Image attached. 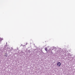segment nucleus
I'll return each mask as SVG.
<instances>
[{
  "label": "nucleus",
  "mask_w": 75,
  "mask_h": 75,
  "mask_svg": "<svg viewBox=\"0 0 75 75\" xmlns=\"http://www.w3.org/2000/svg\"><path fill=\"white\" fill-rule=\"evenodd\" d=\"M45 50L46 51H47V50H48V49H47V48L46 47L45 48Z\"/></svg>",
  "instance_id": "obj_3"
},
{
  "label": "nucleus",
  "mask_w": 75,
  "mask_h": 75,
  "mask_svg": "<svg viewBox=\"0 0 75 75\" xmlns=\"http://www.w3.org/2000/svg\"><path fill=\"white\" fill-rule=\"evenodd\" d=\"M3 40V38H1L0 37V42H1V41H2V40Z\"/></svg>",
  "instance_id": "obj_2"
},
{
  "label": "nucleus",
  "mask_w": 75,
  "mask_h": 75,
  "mask_svg": "<svg viewBox=\"0 0 75 75\" xmlns=\"http://www.w3.org/2000/svg\"><path fill=\"white\" fill-rule=\"evenodd\" d=\"M61 64V63L60 62H59L57 63V66H58V67H60Z\"/></svg>",
  "instance_id": "obj_1"
}]
</instances>
